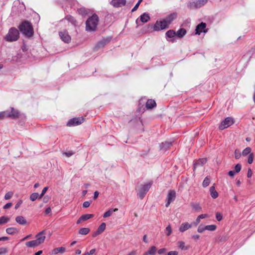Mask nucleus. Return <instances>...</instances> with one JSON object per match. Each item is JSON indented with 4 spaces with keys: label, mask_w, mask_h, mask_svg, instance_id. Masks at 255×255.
Here are the masks:
<instances>
[{
    "label": "nucleus",
    "mask_w": 255,
    "mask_h": 255,
    "mask_svg": "<svg viewBox=\"0 0 255 255\" xmlns=\"http://www.w3.org/2000/svg\"><path fill=\"white\" fill-rule=\"evenodd\" d=\"M216 218L218 221H221L223 219L222 214L220 213H217L216 214Z\"/></svg>",
    "instance_id": "nucleus-51"
},
{
    "label": "nucleus",
    "mask_w": 255,
    "mask_h": 255,
    "mask_svg": "<svg viewBox=\"0 0 255 255\" xmlns=\"http://www.w3.org/2000/svg\"><path fill=\"white\" fill-rule=\"evenodd\" d=\"M94 217L93 214H86L81 216V220L83 221H86Z\"/></svg>",
    "instance_id": "nucleus-35"
},
{
    "label": "nucleus",
    "mask_w": 255,
    "mask_h": 255,
    "mask_svg": "<svg viewBox=\"0 0 255 255\" xmlns=\"http://www.w3.org/2000/svg\"><path fill=\"white\" fill-rule=\"evenodd\" d=\"M63 154L66 155L67 157H70L74 154V152L72 151H69L68 152H65Z\"/></svg>",
    "instance_id": "nucleus-55"
},
{
    "label": "nucleus",
    "mask_w": 255,
    "mask_h": 255,
    "mask_svg": "<svg viewBox=\"0 0 255 255\" xmlns=\"http://www.w3.org/2000/svg\"><path fill=\"white\" fill-rule=\"evenodd\" d=\"M156 103L154 100H148L146 103V107L148 109H151L156 106Z\"/></svg>",
    "instance_id": "nucleus-18"
},
{
    "label": "nucleus",
    "mask_w": 255,
    "mask_h": 255,
    "mask_svg": "<svg viewBox=\"0 0 255 255\" xmlns=\"http://www.w3.org/2000/svg\"><path fill=\"white\" fill-rule=\"evenodd\" d=\"M205 230L206 229H205V226L202 225H200L197 229V232L200 233H203Z\"/></svg>",
    "instance_id": "nucleus-44"
},
{
    "label": "nucleus",
    "mask_w": 255,
    "mask_h": 255,
    "mask_svg": "<svg viewBox=\"0 0 255 255\" xmlns=\"http://www.w3.org/2000/svg\"><path fill=\"white\" fill-rule=\"evenodd\" d=\"M9 220V218L5 217V216H2L0 217V224H2L7 223Z\"/></svg>",
    "instance_id": "nucleus-39"
},
{
    "label": "nucleus",
    "mask_w": 255,
    "mask_h": 255,
    "mask_svg": "<svg viewBox=\"0 0 255 255\" xmlns=\"http://www.w3.org/2000/svg\"><path fill=\"white\" fill-rule=\"evenodd\" d=\"M157 249L155 246H151L147 251V254L149 255H154L156 252Z\"/></svg>",
    "instance_id": "nucleus-33"
},
{
    "label": "nucleus",
    "mask_w": 255,
    "mask_h": 255,
    "mask_svg": "<svg viewBox=\"0 0 255 255\" xmlns=\"http://www.w3.org/2000/svg\"><path fill=\"white\" fill-rule=\"evenodd\" d=\"M142 0H138L134 7L132 9L131 11H134L138 8L140 3L142 2Z\"/></svg>",
    "instance_id": "nucleus-49"
},
{
    "label": "nucleus",
    "mask_w": 255,
    "mask_h": 255,
    "mask_svg": "<svg viewBox=\"0 0 255 255\" xmlns=\"http://www.w3.org/2000/svg\"><path fill=\"white\" fill-rule=\"evenodd\" d=\"M241 156V153L240 151L238 149H236L235 151V157L236 159H239L240 158Z\"/></svg>",
    "instance_id": "nucleus-47"
},
{
    "label": "nucleus",
    "mask_w": 255,
    "mask_h": 255,
    "mask_svg": "<svg viewBox=\"0 0 255 255\" xmlns=\"http://www.w3.org/2000/svg\"><path fill=\"white\" fill-rule=\"evenodd\" d=\"M59 36L61 39L65 43H69L71 41V38L66 30H62L59 32Z\"/></svg>",
    "instance_id": "nucleus-9"
},
{
    "label": "nucleus",
    "mask_w": 255,
    "mask_h": 255,
    "mask_svg": "<svg viewBox=\"0 0 255 255\" xmlns=\"http://www.w3.org/2000/svg\"><path fill=\"white\" fill-rule=\"evenodd\" d=\"M22 201L21 200H19L17 203L15 205V209H18L19 206L21 205V204H22Z\"/></svg>",
    "instance_id": "nucleus-57"
},
{
    "label": "nucleus",
    "mask_w": 255,
    "mask_h": 255,
    "mask_svg": "<svg viewBox=\"0 0 255 255\" xmlns=\"http://www.w3.org/2000/svg\"><path fill=\"white\" fill-rule=\"evenodd\" d=\"M216 228L217 227L215 225H207L205 226V229H206V230L210 231H215L216 229Z\"/></svg>",
    "instance_id": "nucleus-36"
},
{
    "label": "nucleus",
    "mask_w": 255,
    "mask_h": 255,
    "mask_svg": "<svg viewBox=\"0 0 255 255\" xmlns=\"http://www.w3.org/2000/svg\"><path fill=\"white\" fill-rule=\"evenodd\" d=\"M106 225L105 223H102L100 226L98 227V230H97L98 232L100 233L101 234L103 233L106 229Z\"/></svg>",
    "instance_id": "nucleus-34"
},
{
    "label": "nucleus",
    "mask_w": 255,
    "mask_h": 255,
    "mask_svg": "<svg viewBox=\"0 0 255 255\" xmlns=\"http://www.w3.org/2000/svg\"><path fill=\"white\" fill-rule=\"evenodd\" d=\"M228 174L229 176H230L231 177H233L235 175V172L232 170H231V171H229Z\"/></svg>",
    "instance_id": "nucleus-64"
},
{
    "label": "nucleus",
    "mask_w": 255,
    "mask_h": 255,
    "mask_svg": "<svg viewBox=\"0 0 255 255\" xmlns=\"http://www.w3.org/2000/svg\"><path fill=\"white\" fill-rule=\"evenodd\" d=\"M39 198V196L38 193H33L31 194L30 196V199L32 201H35L36 199H37L38 198Z\"/></svg>",
    "instance_id": "nucleus-40"
},
{
    "label": "nucleus",
    "mask_w": 255,
    "mask_h": 255,
    "mask_svg": "<svg viewBox=\"0 0 255 255\" xmlns=\"http://www.w3.org/2000/svg\"><path fill=\"white\" fill-rule=\"evenodd\" d=\"M90 231V230L88 228H81L79 230V233L81 235H86L88 234Z\"/></svg>",
    "instance_id": "nucleus-30"
},
{
    "label": "nucleus",
    "mask_w": 255,
    "mask_h": 255,
    "mask_svg": "<svg viewBox=\"0 0 255 255\" xmlns=\"http://www.w3.org/2000/svg\"><path fill=\"white\" fill-rule=\"evenodd\" d=\"M92 201H85L83 203V207L84 208H88L90 206L91 203Z\"/></svg>",
    "instance_id": "nucleus-53"
},
{
    "label": "nucleus",
    "mask_w": 255,
    "mask_h": 255,
    "mask_svg": "<svg viewBox=\"0 0 255 255\" xmlns=\"http://www.w3.org/2000/svg\"><path fill=\"white\" fill-rule=\"evenodd\" d=\"M25 245L28 248H33L39 246L36 240L27 242Z\"/></svg>",
    "instance_id": "nucleus-21"
},
{
    "label": "nucleus",
    "mask_w": 255,
    "mask_h": 255,
    "mask_svg": "<svg viewBox=\"0 0 255 255\" xmlns=\"http://www.w3.org/2000/svg\"><path fill=\"white\" fill-rule=\"evenodd\" d=\"M176 197V193L174 190H169L166 197V203L165 206L168 207L170 203L173 202Z\"/></svg>",
    "instance_id": "nucleus-8"
},
{
    "label": "nucleus",
    "mask_w": 255,
    "mask_h": 255,
    "mask_svg": "<svg viewBox=\"0 0 255 255\" xmlns=\"http://www.w3.org/2000/svg\"><path fill=\"white\" fill-rule=\"evenodd\" d=\"M251 148L249 147H246L245 149H244L242 152V154L244 156H246L248 154H250L251 152Z\"/></svg>",
    "instance_id": "nucleus-41"
},
{
    "label": "nucleus",
    "mask_w": 255,
    "mask_h": 255,
    "mask_svg": "<svg viewBox=\"0 0 255 255\" xmlns=\"http://www.w3.org/2000/svg\"><path fill=\"white\" fill-rule=\"evenodd\" d=\"M16 222L20 225H25L27 223L25 219L22 216H18L15 218Z\"/></svg>",
    "instance_id": "nucleus-19"
},
{
    "label": "nucleus",
    "mask_w": 255,
    "mask_h": 255,
    "mask_svg": "<svg viewBox=\"0 0 255 255\" xmlns=\"http://www.w3.org/2000/svg\"><path fill=\"white\" fill-rule=\"evenodd\" d=\"M186 32L185 29L181 28L177 30L176 35L179 38H182L186 34Z\"/></svg>",
    "instance_id": "nucleus-23"
},
{
    "label": "nucleus",
    "mask_w": 255,
    "mask_h": 255,
    "mask_svg": "<svg viewBox=\"0 0 255 255\" xmlns=\"http://www.w3.org/2000/svg\"><path fill=\"white\" fill-rule=\"evenodd\" d=\"M233 124V119L230 117H227L221 123V125L219 126V128L221 130H223L225 128L230 127Z\"/></svg>",
    "instance_id": "nucleus-7"
},
{
    "label": "nucleus",
    "mask_w": 255,
    "mask_h": 255,
    "mask_svg": "<svg viewBox=\"0 0 255 255\" xmlns=\"http://www.w3.org/2000/svg\"><path fill=\"white\" fill-rule=\"evenodd\" d=\"M7 252V249L6 248H0V255H4Z\"/></svg>",
    "instance_id": "nucleus-52"
},
{
    "label": "nucleus",
    "mask_w": 255,
    "mask_h": 255,
    "mask_svg": "<svg viewBox=\"0 0 255 255\" xmlns=\"http://www.w3.org/2000/svg\"><path fill=\"white\" fill-rule=\"evenodd\" d=\"M166 251V249L165 248L160 249L158 251V253L159 255L163 254Z\"/></svg>",
    "instance_id": "nucleus-56"
},
{
    "label": "nucleus",
    "mask_w": 255,
    "mask_h": 255,
    "mask_svg": "<svg viewBox=\"0 0 255 255\" xmlns=\"http://www.w3.org/2000/svg\"><path fill=\"white\" fill-rule=\"evenodd\" d=\"M137 252L135 250H133L129 252L127 255H136Z\"/></svg>",
    "instance_id": "nucleus-62"
},
{
    "label": "nucleus",
    "mask_w": 255,
    "mask_h": 255,
    "mask_svg": "<svg viewBox=\"0 0 255 255\" xmlns=\"http://www.w3.org/2000/svg\"><path fill=\"white\" fill-rule=\"evenodd\" d=\"M13 195V192L12 191H9L7 192L4 195V199L5 200H8L12 197Z\"/></svg>",
    "instance_id": "nucleus-42"
},
{
    "label": "nucleus",
    "mask_w": 255,
    "mask_h": 255,
    "mask_svg": "<svg viewBox=\"0 0 255 255\" xmlns=\"http://www.w3.org/2000/svg\"><path fill=\"white\" fill-rule=\"evenodd\" d=\"M192 238L195 241H197L199 239L200 236L199 235H193L192 236Z\"/></svg>",
    "instance_id": "nucleus-58"
},
{
    "label": "nucleus",
    "mask_w": 255,
    "mask_h": 255,
    "mask_svg": "<svg viewBox=\"0 0 255 255\" xmlns=\"http://www.w3.org/2000/svg\"><path fill=\"white\" fill-rule=\"evenodd\" d=\"M21 32L28 37L32 36L33 34V27L29 22L24 21L18 27Z\"/></svg>",
    "instance_id": "nucleus-2"
},
{
    "label": "nucleus",
    "mask_w": 255,
    "mask_h": 255,
    "mask_svg": "<svg viewBox=\"0 0 255 255\" xmlns=\"http://www.w3.org/2000/svg\"><path fill=\"white\" fill-rule=\"evenodd\" d=\"M65 251V248H64V247H59V248H57L54 249L53 250L52 253H53V254L56 255V254H57L59 253H63Z\"/></svg>",
    "instance_id": "nucleus-31"
},
{
    "label": "nucleus",
    "mask_w": 255,
    "mask_h": 255,
    "mask_svg": "<svg viewBox=\"0 0 255 255\" xmlns=\"http://www.w3.org/2000/svg\"><path fill=\"white\" fill-rule=\"evenodd\" d=\"M210 194L213 198H216L218 196V192L215 190V187L212 186L210 189Z\"/></svg>",
    "instance_id": "nucleus-24"
},
{
    "label": "nucleus",
    "mask_w": 255,
    "mask_h": 255,
    "mask_svg": "<svg viewBox=\"0 0 255 255\" xmlns=\"http://www.w3.org/2000/svg\"><path fill=\"white\" fill-rule=\"evenodd\" d=\"M47 190H48V187H45L43 189L41 193L39 195V198H41L43 196V195L46 193V192L47 191Z\"/></svg>",
    "instance_id": "nucleus-54"
},
{
    "label": "nucleus",
    "mask_w": 255,
    "mask_h": 255,
    "mask_svg": "<svg viewBox=\"0 0 255 255\" xmlns=\"http://www.w3.org/2000/svg\"><path fill=\"white\" fill-rule=\"evenodd\" d=\"M172 232V230L170 225H168L165 229V233L167 236H169Z\"/></svg>",
    "instance_id": "nucleus-38"
},
{
    "label": "nucleus",
    "mask_w": 255,
    "mask_h": 255,
    "mask_svg": "<svg viewBox=\"0 0 255 255\" xmlns=\"http://www.w3.org/2000/svg\"><path fill=\"white\" fill-rule=\"evenodd\" d=\"M252 176V171L251 168L248 169L247 176L248 178L251 177Z\"/></svg>",
    "instance_id": "nucleus-60"
},
{
    "label": "nucleus",
    "mask_w": 255,
    "mask_h": 255,
    "mask_svg": "<svg viewBox=\"0 0 255 255\" xmlns=\"http://www.w3.org/2000/svg\"><path fill=\"white\" fill-rule=\"evenodd\" d=\"M191 206L195 211H200L202 210V208L198 203H192Z\"/></svg>",
    "instance_id": "nucleus-28"
},
{
    "label": "nucleus",
    "mask_w": 255,
    "mask_h": 255,
    "mask_svg": "<svg viewBox=\"0 0 255 255\" xmlns=\"http://www.w3.org/2000/svg\"><path fill=\"white\" fill-rule=\"evenodd\" d=\"M241 165L239 163L236 165L235 167V170L236 173H239L241 169Z\"/></svg>",
    "instance_id": "nucleus-50"
},
{
    "label": "nucleus",
    "mask_w": 255,
    "mask_h": 255,
    "mask_svg": "<svg viewBox=\"0 0 255 255\" xmlns=\"http://www.w3.org/2000/svg\"><path fill=\"white\" fill-rule=\"evenodd\" d=\"M177 14L176 13H172L168 15L163 20L166 23V24L169 27L171 23L176 18Z\"/></svg>",
    "instance_id": "nucleus-14"
},
{
    "label": "nucleus",
    "mask_w": 255,
    "mask_h": 255,
    "mask_svg": "<svg viewBox=\"0 0 255 255\" xmlns=\"http://www.w3.org/2000/svg\"><path fill=\"white\" fill-rule=\"evenodd\" d=\"M11 206H12V203H8L6 204L3 206V209H8V208H10V207H11Z\"/></svg>",
    "instance_id": "nucleus-59"
},
{
    "label": "nucleus",
    "mask_w": 255,
    "mask_h": 255,
    "mask_svg": "<svg viewBox=\"0 0 255 255\" xmlns=\"http://www.w3.org/2000/svg\"><path fill=\"white\" fill-rule=\"evenodd\" d=\"M99 195V192L97 191H95L94 194V197H93L94 199H95V200L96 199L98 198Z\"/></svg>",
    "instance_id": "nucleus-61"
},
{
    "label": "nucleus",
    "mask_w": 255,
    "mask_h": 255,
    "mask_svg": "<svg viewBox=\"0 0 255 255\" xmlns=\"http://www.w3.org/2000/svg\"><path fill=\"white\" fill-rule=\"evenodd\" d=\"M19 38V32L14 27H11L8 33L5 36V39L7 41L12 42L16 41Z\"/></svg>",
    "instance_id": "nucleus-3"
},
{
    "label": "nucleus",
    "mask_w": 255,
    "mask_h": 255,
    "mask_svg": "<svg viewBox=\"0 0 255 255\" xmlns=\"http://www.w3.org/2000/svg\"><path fill=\"white\" fill-rule=\"evenodd\" d=\"M118 210V208L110 209L104 214L103 217L107 218V217H110L112 215V214H113V213L114 212L117 211Z\"/></svg>",
    "instance_id": "nucleus-25"
},
{
    "label": "nucleus",
    "mask_w": 255,
    "mask_h": 255,
    "mask_svg": "<svg viewBox=\"0 0 255 255\" xmlns=\"http://www.w3.org/2000/svg\"><path fill=\"white\" fill-rule=\"evenodd\" d=\"M192 226H193V223L189 224L187 222L183 223L180 226L179 231L181 233H183L191 228Z\"/></svg>",
    "instance_id": "nucleus-13"
},
{
    "label": "nucleus",
    "mask_w": 255,
    "mask_h": 255,
    "mask_svg": "<svg viewBox=\"0 0 255 255\" xmlns=\"http://www.w3.org/2000/svg\"><path fill=\"white\" fill-rule=\"evenodd\" d=\"M177 245L178 247L181 250H187L189 249V246H186L184 242L183 241H179L177 243Z\"/></svg>",
    "instance_id": "nucleus-26"
},
{
    "label": "nucleus",
    "mask_w": 255,
    "mask_h": 255,
    "mask_svg": "<svg viewBox=\"0 0 255 255\" xmlns=\"http://www.w3.org/2000/svg\"><path fill=\"white\" fill-rule=\"evenodd\" d=\"M19 115V113L18 112L14 109L13 108H11V112L10 113H9L7 116L9 117H11V118H15V117H17Z\"/></svg>",
    "instance_id": "nucleus-27"
},
{
    "label": "nucleus",
    "mask_w": 255,
    "mask_h": 255,
    "mask_svg": "<svg viewBox=\"0 0 255 255\" xmlns=\"http://www.w3.org/2000/svg\"><path fill=\"white\" fill-rule=\"evenodd\" d=\"M140 21L142 23H146L150 19V16L147 13H144L140 16Z\"/></svg>",
    "instance_id": "nucleus-16"
},
{
    "label": "nucleus",
    "mask_w": 255,
    "mask_h": 255,
    "mask_svg": "<svg viewBox=\"0 0 255 255\" xmlns=\"http://www.w3.org/2000/svg\"><path fill=\"white\" fill-rule=\"evenodd\" d=\"M99 17L96 14H94L89 17L86 22V30L87 31H94L96 30L98 22Z\"/></svg>",
    "instance_id": "nucleus-1"
},
{
    "label": "nucleus",
    "mask_w": 255,
    "mask_h": 255,
    "mask_svg": "<svg viewBox=\"0 0 255 255\" xmlns=\"http://www.w3.org/2000/svg\"><path fill=\"white\" fill-rule=\"evenodd\" d=\"M154 31H158L168 28L166 23L163 20L156 21L154 25L153 26Z\"/></svg>",
    "instance_id": "nucleus-4"
},
{
    "label": "nucleus",
    "mask_w": 255,
    "mask_h": 255,
    "mask_svg": "<svg viewBox=\"0 0 255 255\" xmlns=\"http://www.w3.org/2000/svg\"><path fill=\"white\" fill-rule=\"evenodd\" d=\"M106 40H102L98 42V43L97 45V47H102L105 46L106 44Z\"/></svg>",
    "instance_id": "nucleus-48"
},
{
    "label": "nucleus",
    "mask_w": 255,
    "mask_h": 255,
    "mask_svg": "<svg viewBox=\"0 0 255 255\" xmlns=\"http://www.w3.org/2000/svg\"><path fill=\"white\" fill-rule=\"evenodd\" d=\"M17 232V229L13 227L8 228L6 229V232L9 235L14 234Z\"/></svg>",
    "instance_id": "nucleus-29"
},
{
    "label": "nucleus",
    "mask_w": 255,
    "mask_h": 255,
    "mask_svg": "<svg viewBox=\"0 0 255 255\" xmlns=\"http://www.w3.org/2000/svg\"><path fill=\"white\" fill-rule=\"evenodd\" d=\"M151 182L146 183L142 185V186L139 189L138 195L141 199H142L151 187Z\"/></svg>",
    "instance_id": "nucleus-5"
},
{
    "label": "nucleus",
    "mask_w": 255,
    "mask_h": 255,
    "mask_svg": "<svg viewBox=\"0 0 255 255\" xmlns=\"http://www.w3.org/2000/svg\"><path fill=\"white\" fill-rule=\"evenodd\" d=\"M210 183V179H209V178L208 177H205V178L204 179V180L203 182L202 185L204 187H206L209 185Z\"/></svg>",
    "instance_id": "nucleus-37"
},
{
    "label": "nucleus",
    "mask_w": 255,
    "mask_h": 255,
    "mask_svg": "<svg viewBox=\"0 0 255 255\" xmlns=\"http://www.w3.org/2000/svg\"><path fill=\"white\" fill-rule=\"evenodd\" d=\"M208 217V216L206 214L200 215L196 218L195 222L193 223V226H196L200 222L201 219L207 218Z\"/></svg>",
    "instance_id": "nucleus-17"
},
{
    "label": "nucleus",
    "mask_w": 255,
    "mask_h": 255,
    "mask_svg": "<svg viewBox=\"0 0 255 255\" xmlns=\"http://www.w3.org/2000/svg\"><path fill=\"white\" fill-rule=\"evenodd\" d=\"M66 19L70 21L72 23L75 24V23H76V20L75 19L73 18V17L71 16H67L66 17Z\"/></svg>",
    "instance_id": "nucleus-46"
},
{
    "label": "nucleus",
    "mask_w": 255,
    "mask_h": 255,
    "mask_svg": "<svg viewBox=\"0 0 255 255\" xmlns=\"http://www.w3.org/2000/svg\"><path fill=\"white\" fill-rule=\"evenodd\" d=\"M95 249H92L89 252H87L86 253L89 254V255H92L95 253Z\"/></svg>",
    "instance_id": "nucleus-63"
},
{
    "label": "nucleus",
    "mask_w": 255,
    "mask_h": 255,
    "mask_svg": "<svg viewBox=\"0 0 255 255\" xmlns=\"http://www.w3.org/2000/svg\"><path fill=\"white\" fill-rule=\"evenodd\" d=\"M165 34L167 37L172 38L176 35V32L173 30H169L166 32Z\"/></svg>",
    "instance_id": "nucleus-32"
},
{
    "label": "nucleus",
    "mask_w": 255,
    "mask_h": 255,
    "mask_svg": "<svg viewBox=\"0 0 255 255\" xmlns=\"http://www.w3.org/2000/svg\"><path fill=\"white\" fill-rule=\"evenodd\" d=\"M45 238L44 231L39 232L36 235V240L39 245L44 242Z\"/></svg>",
    "instance_id": "nucleus-12"
},
{
    "label": "nucleus",
    "mask_w": 255,
    "mask_h": 255,
    "mask_svg": "<svg viewBox=\"0 0 255 255\" xmlns=\"http://www.w3.org/2000/svg\"><path fill=\"white\" fill-rule=\"evenodd\" d=\"M171 145V142H162L160 144V150H163L164 151H166Z\"/></svg>",
    "instance_id": "nucleus-20"
},
{
    "label": "nucleus",
    "mask_w": 255,
    "mask_h": 255,
    "mask_svg": "<svg viewBox=\"0 0 255 255\" xmlns=\"http://www.w3.org/2000/svg\"><path fill=\"white\" fill-rule=\"evenodd\" d=\"M206 24L204 22H201L196 27V34L200 35L201 33L204 32L206 33L208 31V29H206Z\"/></svg>",
    "instance_id": "nucleus-10"
},
{
    "label": "nucleus",
    "mask_w": 255,
    "mask_h": 255,
    "mask_svg": "<svg viewBox=\"0 0 255 255\" xmlns=\"http://www.w3.org/2000/svg\"><path fill=\"white\" fill-rule=\"evenodd\" d=\"M84 121V119L82 117L73 118L68 122L67 125L68 127L76 126L81 124Z\"/></svg>",
    "instance_id": "nucleus-6"
},
{
    "label": "nucleus",
    "mask_w": 255,
    "mask_h": 255,
    "mask_svg": "<svg viewBox=\"0 0 255 255\" xmlns=\"http://www.w3.org/2000/svg\"><path fill=\"white\" fill-rule=\"evenodd\" d=\"M254 154L253 153H251L250 154L249 157H248V163L249 164H252L253 162L254 159Z\"/></svg>",
    "instance_id": "nucleus-45"
},
{
    "label": "nucleus",
    "mask_w": 255,
    "mask_h": 255,
    "mask_svg": "<svg viewBox=\"0 0 255 255\" xmlns=\"http://www.w3.org/2000/svg\"><path fill=\"white\" fill-rule=\"evenodd\" d=\"M78 12L80 14L85 15L87 13V10L85 8H80L78 9Z\"/></svg>",
    "instance_id": "nucleus-43"
},
{
    "label": "nucleus",
    "mask_w": 255,
    "mask_h": 255,
    "mask_svg": "<svg viewBox=\"0 0 255 255\" xmlns=\"http://www.w3.org/2000/svg\"><path fill=\"white\" fill-rule=\"evenodd\" d=\"M126 0H112L111 4L114 7H118L126 4Z\"/></svg>",
    "instance_id": "nucleus-15"
},
{
    "label": "nucleus",
    "mask_w": 255,
    "mask_h": 255,
    "mask_svg": "<svg viewBox=\"0 0 255 255\" xmlns=\"http://www.w3.org/2000/svg\"><path fill=\"white\" fill-rule=\"evenodd\" d=\"M207 162V159L203 158L199 159L194 164V168H196L198 166H202Z\"/></svg>",
    "instance_id": "nucleus-22"
},
{
    "label": "nucleus",
    "mask_w": 255,
    "mask_h": 255,
    "mask_svg": "<svg viewBox=\"0 0 255 255\" xmlns=\"http://www.w3.org/2000/svg\"><path fill=\"white\" fill-rule=\"evenodd\" d=\"M207 0H196L190 3V8H199L206 3Z\"/></svg>",
    "instance_id": "nucleus-11"
}]
</instances>
